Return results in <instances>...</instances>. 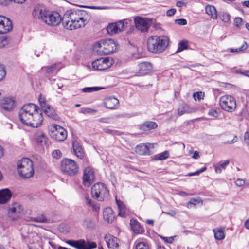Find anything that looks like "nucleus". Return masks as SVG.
<instances>
[{"label":"nucleus","mask_w":249,"mask_h":249,"mask_svg":"<svg viewBox=\"0 0 249 249\" xmlns=\"http://www.w3.org/2000/svg\"><path fill=\"white\" fill-rule=\"evenodd\" d=\"M86 12L79 9L67 11L63 18L56 12L46 10L41 6H36L32 12L33 17L49 26H57L61 21L64 27L74 30L84 27L87 21L84 18Z\"/></svg>","instance_id":"1"},{"label":"nucleus","mask_w":249,"mask_h":249,"mask_svg":"<svg viewBox=\"0 0 249 249\" xmlns=\"http://www.w3.org/2000/svg\"><path fill=\"white\" fill-rule=\"evenodd\" d=\"M38 107L33 103L24 105L19 111L21 122L28 126L37 128L43 122L42 113Z\"/></svg>","instance_id":"2"},{"label":"nucleus","mask_w":249,"mask_h":249,"mask_svg":"<svg viewBox=\"0 0 249 249\" xmlns=\"http://www.w3.org/2000/svg\"><path fill=\"white\" fill-rule=\"evenodd\" d=\"M168 42V38L165 36H152L147 40V48L151 53H159L166 48Z\"/></svg>","instance_id":"3"},{"label":"nucleus","mask_w":249,"mask_h":249,"mask_svg":"<svg viewBox=\"0 0 249 249\" xmlns=\"http://www.w3.org/2000/svg\"><path fill=\"white\" fill-rule=\"evenodd\" d=\"M33 161L29 158L21 159L17 163V169L19 175L24 178L32 177L34 174Z\"/></svg>","instance_id":"4"},{"label":"nucleus","mask_w":249,"mask_h":249,"mask_svg":"<svg viewBox=\"0 0 249 249\" xmlns=\"http://www.w3.org/2000/svg\"><path fill=\"white\" fill-rule=\"evenodd\" d=\"M95 47L100 49L104 55H109L117 50V45L112 39L102 40L95 44Z\"/></svg>","instance_id":"5"},{"label":"nucleus","mask_w":249,"mask_h":249,"mask_svg":"<svg viewBox=\"0 0 249 249\" xmlns=\"http://www.w3.org/2000/svg\"><path fill=\"white\" fill-rule=\"evenodd\" d=\"M61 170L65 174L74 176L78 173L79 166L74 160L65 159L61 161Z\"/></svg>","instance_id":"6"},{"label":"nucleus","mask_w":249,"mask_h":249,"mask_svg":"<svg viewBox=\"0 0 249 249\" xmlns=\"http://www.w3.org/2000/svg\"><path fill=\"white\" fill-rule=\"evenodd\" d=\"M91 193L94 198L102 201H104V198L108 196L109 191L107 190L105 184L97 183L92 187Z\"/></svg>","instance_id":"7"},{"label":"nucleus","mask_w":249,"mask_h":249,"mask_svg":"<svg viewBox=\"0 0 249 249\" xmlns=\"http://www.w3.org/2000/svg\"><path fill=\"white\" fill-rule=\"evenodd\" d=\"M221 107L226 111L233 112L236 107V102L234 97L230 95H225L219 99Z\"/></svg>","instance_id":"8"},{"label":"nucleus","mask_w":249,"mask_h":249,"mask_svg":"<svg viewBox=\"0 0 249 249\" xmlns=\"http://www.w3.org/2000/svg\"><path fill=\"white\" fill-rule=\"evenodd\" d=\"M66 243L77 249H93L97 246L96 242L84 239L68 240Z\"/></svg>","instance_id":"9"},{"label":"nucleus","mask_w":249,"mask_h":249,"mask_svg":"<svg viewBox=\"0 0 249 249\" xmlns=\"http://www.w3.org/2000/svg\"><path fill=\"white\" fill-rule=\"evenodd\" d=\"M131 21V20L125 19L109 24L107 28V32L111 34L118 33L128 27L130 25Z\"/></svg>","instance_id":"10"},{"label":"nucleus","mask_w":249,"mask_h":249,"mask_svg":"<svg viewBox=\"0 0 249 249\" xmlns=\"http://www.w3.org/2000/svg\"><path fill=\"white\" fill-rule=\"evenodd\" d=\"M23 213V209L18 203H14L9 206L7 215L11 220H17Z\"/></svg>","instance_id":"11"},{"label":"nucleus","mask_w":249,"mask_h":249,"mask_svg":"<svg viewBox=\"0 0 249 249\" xmlns=\"http://www.w3.org/2000/svg\"><path fill=\"white\" fill-rule=\"evenodd\" d=\"M112 65V60L108 58H101L94 61L92 63L93 68L98 71L106 70L111 67Z\"/></svg>","instance_id":"12"},{"label":"nucleus","mask_w":249,"mask_h":249,"mask_svg":"<svg viewBox=\"0 0 249 249\" xmlns=\"http://www.w3.org/2000/svg\"><path fill=\"white\" fill-rule=\"evenodd\" d=\"M136 28L142 32H146L149 28L150 21L146 18L136 17L134 18Z\"/></svg>","instance_id":"13"},{"label":"nucleus","mask_w":249,"mask_h":249,"mask_svg":"<svg viewBox=\"0 0 249 249\" xmlns=\"http://www.w3.org/2000/svg\"><path fill=\"white\" fill-rule=\"evenodd\" d=\"M52 132V138L58 141H64L67 136V131L59 125L54 124Z\"/></svg>","instance_id":"14"},{"label":"nucleus","mask_w":249,"mask_h":249,"mask_svg":"<svg viewBox=\"0 0 249 249\" xmlns=\"http://www.w3.org/2000/svg\"><path fill=\"white\" fill-rule=\"evenodd\" d=\"M11 20L2 15H0V34H4L9 32L12 29Z\"/></svg>","instance_id":"15"},{"label":"nucleus","mask_w":249,"mask_h":249,"mask_svg":"<svg viewBox=\"0 0 249 249\" xmlns=\"http://www.w3.org/2000/svg\"><path fill=\"white\" fill-rule=\"evenodd\" d=\"M94 178V172L90 168L85 169L83 177V183L87 187H89Z\"/></svg>","instance_id":"16"},{"label":"nucleus","mask_w":249,"mask_h":249,"mask_svg":"<svg viewBox=\"0 0 249 249\" xmlns=\"http://www.w3.org/2000/svg\"><path fill=\"white\" fill-rule=\"evenodd\" d=\"M139 71L137 72V76H143L148 73L152 67L151 63L148 62L141 63L138 65Z\"/></svg>","instance_id":"17"},{"label":"nucleus","mask_w":249,"mask_h":249,"mask_svg":"<svg viewBox=\"0 0 249 249\" xmlns=\"http://www.w3.org/2000/svg\"><path fill=\"white\" fill-rule=\"evenodd\" d=\"M107 246L109 249H116L119 247V239L110 235H106L104 237Z\"/></svg>","instance_id":"18"},{"label":"nucleus","mask_w":249,"mask_h":249,"mask_svg":"<svg viewBox=\"0 0 249 249\" xmlns=\"http://www.w3.org/2000/svg\"><path fill=\"white\" fill-rule=\"evenodd\" d=\"M0 105L3 109L10 111L15 107L16 103L12 98L7 97L2 99Z\"/></svg>","instance_id":"19"},{"label":"nucleus","mask_w":249,"mask_h":249,"mask_svg":"<svg viewBox=\"0 0 249 249\" xmlns=\"http://www.w3.org/2000/svg\"><path fill=\"white\" fill-rule=\"evenodd\" d=\"M12 196L9 189H3L0 190V204H4L8 202Z\"/></svg>","instance_id":"20"},{"label":"nucleus","mask_w":249,"mask_h":249,"mask_svg":"<svg viewBox=\"0 0 249 249\" xmlns=\"http://www.w3.org/2000/svg\"><path fill=\"white\" fill-rule=\"evenodd\" d=\"M34 138L36 142L40 146L46 145L48 141V138L41 131H37L34 135Z\"/></svg>","instance_id":"21"},{"label":"nucleus","mask_w":249,"mask_h":249,"mask_svg":"<svg viewBox=\"0 0 249 249\" xmlns=\"http://www.w3.org/2000/svg\"><path fill=\"white\" fill-rule=\"evenodd\" d=\"M116 202L117 205L119 213L118 215L120 216L125 217L128 213V211L124 203L123 202L118 199L117 197H116Z\"/></svg>","instance_id":"22"},{"label":"nucleus","mask_w":249,"mask_h":249,"mask_svg":"<svg viewBox=\"0 0 249 249\" xmlns=\"http://www.w3.org/2000/svg\"><path fill=\"white\" fill-rule=\"evenodd\" d=\"M119 103V100L114 97H109L106 98L104 102L105 107L111 109L115 108Z\"/></svg>","instance_id":"23"},{"label":"nucleus","mask_w":249,"mask_h":249,"mask_svg":"<svg viewBox=\"0 0 249 249\" xmlns=\"http://www.w3.org/2000/svg\"><path fill=\"white\" fill-rule=\"evenodd\" d=\"M148 145H151L150 143L137 145L135 148L136 152L139 155H150L151 153Z\"/></svg>","instance_id":"24"},{"label":"nucleus","mask_w":249,"mask_h":249,"mask_svg":"<svg viewBox=\"0 0 249 249\" xmlns=\"http://www.w3.org/2000/svg\"><path fill=\"white\" fill-rule=\"evenodd\" d=\"M157 127V124L152 121H146L139 125L140 129L144 131L154 129Z\"/></svg>","instance_id":"25"},{"label":"nucleus","mask_w":249,"mask_h":249,"mask_svg":"<svg viewBox=\"0 0 249 249\" xmlns=\"http://www.w3.org/2000/svg\"><path fill=\"white\" fill-rule=\"evenodd\" d=\"M72 145L74 154L78 158L80 159H82L84 156V153L79 143L77 141H75L73 142Z\"/></svg>","instance_id":"26"},{"label":"nucleus","mask_w":249,"mask_h":249,"mask_svg":"<svg viewBox=\"0 0 249 249\" xmlns=\"http://www.w3.org/2000/svg\"><path fill=\"white\" fill-rule=\"evenodd\" d=\"M104 219L108 223H111L114 220V216L112 213L111 208H107L103 211Z\"/></svg>","instance_id":"27"},{"label":"nucleus","mask_w":249,"mask_h":249,"mask_svg":"<svg viewBox=\"0 0 249 249\" xmlns=\"http://www.w3.org/2000/svg\"><path fill=\"white\" fill-rule=\"evenodd\" d=\"M191 112H192V110L189 108L188 104L182 103L179 106L178 109V113L179 116L182 115L185 113H189Z\"/></svg>","instance_id":"28"},{"label":"nucleus","mask_w":249,"mask_h":249,"mask_svg":"<svg viewBox=\"0 0 249 249\" xmlns=\"http://www.w3.org/2000/svg\"><path fill=\"white\" fill-rule=\"evenodd\" d=\"M130 225L132 229L136 233H140L142 231V228L136 220H131L130 221Z\"/></svg>","instance_id":"29"},{"label":"nucleus","mask_w":249,"mask_h":249,"mask_svg":"<svg viewBox=\"0 0 249 249\" xmlns=\"http://www.w3.org/2000/svg\"><path fill=\"white\" fill-rule=\"evenodd\" d=\"M44 113L49 117L53 119L54 120H57L59 119L58 116L55 113L54 110L51 106L45 110Z\"/></svg>","instance_id":"30"},{"label":"nucleus","mask_w":249,"mask_h":249,"mask_svg":"<svg viewBox=\"0 0 249 249\" xmlns=\"http://www.w3.org/2000/svg\"><path fill=\"white\" fill-rule=\"evenodd\" d=\"M206 13L211 16V18L214 19L217 18V15L215 8L213 6H208L205 8Z\"/></svg>","instance_id":"31"},{"label":"nucleus","mask_w":249,"mask_h":249,"mask_svg":"<svg viewBox=\"0 0 249 249\" xmlns=\"http://www.w3.org/2000/svg\"><path fill=\"white\" fill-rule=\"evenodd\" d=\"M214 237L217 240H222L225 238L224 229L222 228L213 230Z\"/></svg>","instance_id":"32"},{"label":"nucleus","mask_w":249,"mask_h":249,"mask_svg":"<svg viewBox=\"0 0 249 249\" xmlns=\"http://www.w3.org/2000/svg\"><path fill=\"white\" fill-rule=\"evenodd\" d=\"M83 226L86 228L92 229L95 227V224L91 218L87 217L83 221Z\"/></svg>","instance_id":"33"},{"label":"nucleus","mask_w":249,"mask_h":249,"mask_svg":"<svg viewBox=\"0 0 249 249\" xmlns=\"http://www.w3.org/2000/svg\"><path fill=\"white\" fill-rule=\"evenodd\" d=\"M30 221H34V222H37V223H48V219L45 217L44 215L43 214L41 215H38L36 217H31Z\"/></svg>","instance_id":"34"},{"label":"nucleus","mask_w":249,"mask_h":249,"mask_svg":"<svg viewBox=\"0 0 249 249\" xmlns=\"http://www.w3.org/2000/svg\"><path fill=\"white\" fill-rule=\"evenodd\" d=\"M104 88L101 87H86L82 89L83 92H88L90 93L96 91H98L100 89H103Z\"/></svg>","instance_id":"35"},{"label":"nucleus","mask_w":249,"mask_h":249,"mask_svg":"<svg viewBox=\"0 0 249 249\" xmlns=\"http://www.w3.org/2000/svg\"><path fill=\"white\" fill-rule=\"evenodd\" d=\"M188 48V41L187 40H182L180 41L178 44V48L177 52H179Z\"/></svg>","instance_id":"36"},{"label":"nucleus","mask_w":249,"mask_h":249,"mask_svg":"<svg viewBox=\"0 0 249 249\" xmlns=\"http://www.w3.org/2000/svg\"><path fill=\"white\" fill-rule=\"evenodd\" d=\"M169 156V153L168 151H165L155 156V159L157 160H164L167 159Z\"/></svg>","instance_id":"37"},{"label":"nucleus","mask_w":249,"mask_h":249,"mask_svg":"<svg viewBox=\"0 0 249 249\" xmlns=\"http://www.w3.org/2000/svg\"><path fill=\"white\" fill-rule=\"evenodd\" d=\"M248 47V45L246 42L244 41L243 44L239 48L236 49L229 48L228 51L231 53L238 52L241 51H244L246 50Z\"/></svg>","instance_id":"38"},{"label":"nucleus","mask_w":249,"mask_h":249,"mask_svg":"<svg viewBox=\"0 0 249 249\" xmlns=\"http://www.w3.org/2000/svg\"><path fill=\"white\" fill-rule=\"evenodd\" d=\"M57 66V64H54L48 67H42L41 70H45L47 73L51 74L53 73L56 70Z\"/></svg>","instance_id":"39"},{"label":"nucleus","mask_w":249,"mask_h":249,"mask_svg":"<svg viewBox=\"0 0 249 249\" xmlns=\"http://www.w3.org/2000/svg\"><path fill=\"white\" fill-rule=\"evenodd\" d=\"M9 43V40L7 36H2L0 37V49L3 48Z\"/></svg>","instance_id":"40"},{"label":"nucleus","mask_w":249,"mask_h":249,"mask_svg":"<svg viewBox=\"0 0 249 249\" xmlns=\"http://www.w3.org/2000/svg\"><path fill=\"white\" fill-rule=\"evenodd\" d=\"M219 18L222 21L225 23H228L230 20V16L227 13H221Z\"/></svg>","instance_id":"41"},{"label":"nucleus","mask_w":249,"mask_h":249,"mask_svg":"<svg viewBox=\"0 0 249 249\" xmlns=\"http://www.w3.org/2000/svg\"><path fill=\"white\" fill-rule=\"evenodd\" d=\"M234 25L237 28L240 29L243 25L242 18L240 17L236 18L234 20Z\"/></svg>","instance_id":"42"},{"label":"nucleus","mask_w":249,"mask_h":249,"mask_svg":"<svg viewBox=\"0 0 249 249\" xmlns=\"http://www.w3.org/2000/svg\"><path fill=\"white\" fill-rule=\"evenodd\" d=\"M103 130L105 133L112 135H120L121 134L119 131L111 129L108 128H104Z\"/></svg>","instance_id":"43"},{"label":"nucleus","mask_w":249,"mask_h":249,"mask_svg":"<svg viewBox=\"0 0 249 249\" xmlns=\"http://www.w3.org/2000/svg\"><path fill=\"white\" fill-rule=\"evenodd\" d=\"M96 112V110L88 107H83L81 109V112L83 114H91Z\"/></svg>","instance_id":"44"},{"label":"nucleus","mask_w":249,"mask_h":249,"mask_svg":"<svg viewBox=\"0 0 249 249\" xmlns=\"http://www.w3.org/2000/svg\"><path fill=\"white\" fill-rule=\"evenodd\" d=\"M207 169V167L206 166L203 167V168L200 169L199 170L195 172H192L188 174V176H196V175H198L201 173L203 172Z\"/></svg>","instance_id":"45"},{"label":"nucleus","mask_w":249,"mask_h":249,"mask_svg":"<svg viewBox=\"0 0 249 249\" xmlns=\"http://www.w3.org/2000/svg\"><path fill=\"white\" fill-rule=\"evenodd\" d=\"M136 249H149V247L146 243L140 242L136 245Z\"/></svg>","instance_id":"46"},{"label":"nucleus","mask_w":249,"mask_h":249,"mask_svg":"<svg viewBox=\"0 0 249 249\" xmlns=\"http://www.w3.org/2000/svg\"><path fill=\"white\" fill-rule=\"evenodd\" d=\"M6 75V71L3 65L0 64V81L2 80Z\"/></svg>","instance_id":"47"},{"label":"nucleus","mask_w":249,"mask_h":249,"mask_svg":"<svg viewBox=\"0 0 249 249\" xmlns=\"http://www.w3.org/2000/svg\"><path fill=\"white\" fill-rule=\"evenodd\" d=\"M86 201L87 204L91 206L94 210L95 211H97V209H99L98 207H97L94 204V203L92 202V201L90 199L89 197H86Z\"/></svg>","instance_id":"48"},{"label":"nucleus","mask_w":249,"mask_h":249,"mask_svg":"<svg viewBox=\"0 0 249 249\" xmlns=\"http://www.w3.org/2000/svg\"><path fill=\"white\" fill-rule=\"evenodd\" d=\"M204 96V94L202 92H195L193 94V97L195 100H200Z\"/></svg>","instance_id":"49"},{"label":"nucleus","mask_w":249,"mask_h":249,"mask_svg":"<svg viewBox=\"0 0 249 249\" xmlns=\"http://www.w3.org/2000/svg\"><path fill=\"white\" fill-rule=\"evenodd\" d=\"M52 156L54 158L58 159L62 156V153L59 150H55L53 151Z\"/></svg>","instance_id":"50"},{"label":"nucleus","mask_w":249,"mask_h":249,"mask_svg":"<svg viewBox=\"0 0 249 249\" xmlns=\"http://www.w3.org/2000/svg\"><path fill=\"white\" fill-rule=\"evenodd\" d=\"M176 236H171L169 237H165L161 236V238L165 242L168 243H172L174 241V238L176 237Z\"/></svg>","instance_id":"51"},{"label":"nucleus","mask_w":249,"mask_h":249,"mask_svg":"<svg viewBox=\"0 0 249 249\" xmlns=\"http://www.w3.org/2000/svg\"><path fill=\"white\" fill-rule=\"evenodd\" d=\"M176 24L180 25H185L187 24V20L183 18L177 19L175 21Z\"/></svg>","instance_id":"52"},{"label":"nucleus","mask_w":249,"mask_h":249,"mask_svg":"<svg viewBox=\"0 0 249 249\" xmlns=\"http://www.w3.org/2000/svg\"><path fill=\"white\" fill-rule=\"evenodd\" d=\"M209 115L214 118H217L218 116V113L216 110L211 109L209 111Z\"/></svg>","instance_id":"53"},{"label":"nucleus","mask_w":249,"mask_h":249,"mask_svg":"<svg viewBox=\"0 0 249 249\" xmlns=\"http://www.w3.org/2000/svg\"><path fill=\"white\" fill-rule=\"evenodd\" d=\"M83 7H85L87 8H89L91 9H107V7H101V6H84Z\"/></svg>","instance_id":"54"},{"label":"nucleus","mask_w":249,"mask_h":249,"mask_svg":"<svg viewBox=\"0 0 249 249\" xmlns=\"http://www.w3.org/2000/svg\"><path fill=\"white\" fill-rule=\"evenodd\" d=\"M238 141V138L236 136H234V138L231 141H227L226 142H224V143L225 144H231L237 142Z\"/></svg>","instance_id":"55"},{"label":"nucleus","mask_w":249,"mask_h":249,"mask_svg":"<svg viewBox=\"0 0 249 249\" xmlns=\"http://www.w3.org/2000/svg\"><path fill=\"white\" fill-rule=\"evenodd\" d=\"M235 183L236 185H237L238 187H241L245 184V181L243 179L239 178L235 181Z\"/></svg>","instance_id":"56"},{"label":"nucleus","mask_w":249,"mask_h":249,"mask_svg":"<svg viewBox=\"0 0 249 249\" xmlns=\"http://www.w3.org/2000/svg\"><path fill=\"white\" fill-rule=\"evenodd\" d=\"M244 142L247 146H249V132L248 131L244 134Z\"/></svg>","instance_id":"57"},{"label":"nucleus","mask_w":249,"mask_h":249,"mask_svg":"<svg viewBox=\"0 0 249 249\" xmlns=\"http://www.w3.org/2000/svg\"><path fill=\"white\" fill-rule=\"evenodd\" d=\"M197 202V200L196 199L192 198L191 199L189 202L187 203V206L188 208H190L191 207V205H196V202Z\"/></svg>","instance_id":"58"},{"label":"nucleus","mask_w":249,"mask_h":249,"mask_svg":"<svg viewBox=\"0 0 249 249\" xmlns=\"http://www.w3.org/2000/svg\"><path fill=\"white\" fill-rule=\"evenodd\" d=\"M230 161L229 160H225L223 162H220L219 163V165L222 168V169H225L226 166H227L229 164Z\"/></svg>","instance_id":"59"},{"label":"nucleus","mask_w":249,"mask_h":249,"mask_svg":"<svg viewBox=\"0 0 249 249\" xmlns=\"http://www.w3.org/2000/svg\"><path fill=\"white\" fill-rule=\"evenodd\" d=\"M176 10L175 9H170L167 11L166 15L167 16H172L176 13Z\"/></svg>","instance_id":"60"},{"label":"nucleus","mask_w":249,"mask_h":249,"mask_svg":"<svg viewBox=\"0 0 249 249\" xmlns=\"http://www.w3.org/2000/svg\"><path fill=\"white\" fill-rule=\"evenodd\" d=\"M40 105L42 108V110L43 111V112L45 111V109L48 108V107L50 106L49 105H48L46 103V102H44L43 103H41L40 104Z\"/></svg>","instance_id":"61"},{"label":"nucleus","mask_w":249,"mask_h":249,"mask_svg":"<svg viewBox=\"0 0 249 249\" xmlns=\"http://www.w3.org/2000/svg\"><path fill=\"white\" fill-rule=\"evenodd\" d=\"M186 3L182 1H178L176 3V6L178 7H182L184 6H186Z\"/></svg>","instance_id":"62"},{"label":"nucleus","mask_w":249,"mask_h":249,"mask_svg":"<svg viewBox=\"0 0 249 249\" xmlns=\"http://www.w3.org/2000/svg\"><path fill=\"white\" fill-rule=\"evenodd\" d=\"M199 157L200 156L199 153L197 151H195L192 156V158L195 159H197L199 158Z\"/></svg>","instance_id":"63"},{"label":"nucleus","mask_w":249,"mask_h":249,"mask_svg":"<svg viewBox=\"0 0 249 249\" xmlns=\"http://www.w3.org/2000/svg\"><path fill=\"white\" fill-rule=\"evenodd\" d=\"M222 169V168L218 165L215 167V171L216 173L220 174L221 173Z\"/></svg>","instance_id":"64"}]
</instances>
